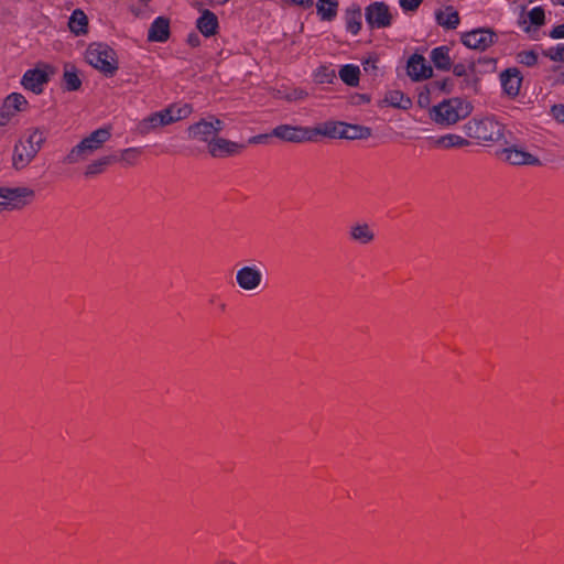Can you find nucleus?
I'll list each match as a JSON object with an SVG mask.
<instances>
[{
  "label": "nucleus",
  "mask_w": 564,
  "mask_h": 564,
  "mask_svg": "<svg viewBox=\"0 0 564 564\" xmlns=\"http://www.w3.org/2000/svg\"><path fill=\"white\" fill-rule=\"evenodd\" d=\"M46 140L45 132L39 128L28 132L25 139L20 140L13 150L12 165L15 170L25 169L36 156Z\"/></svg>",
  "instance_id": "7ed1b4c3"
},
{
  "label": "nucleus",
  "mask_w": 564,
  "mask_h": 564,
  "mask_svg": "<svg viewBox=\"0 0 564 564\" xmlns=\"http://www.w3.org/2000/svg\"><path fill=\"white\" fill-rule=\"evenodd\" d=\"M518 57H519L520 63L524 64L527 66H532L538 61V56L533 51L521 52L518 55Z\"/></svg>",
  "instance_id": "ea45409f"
},
{
  "label": "nucleus",
  "mask_w": 564,
  "mask_h": 564,
  "mask_svg": "<svg viewBox=\"0 0 564 564\" xmlns=\"http://www.w3.org/2000/svg\"><path fill=\"white\" fill-rule=\"evenodd\" d=\"M223 129L224 122L212 116L191 124L187 134L191 140L206 142L209 145Z\"/></svg>",
  "instance_id": "0eeeda50"
},
{
  "label": "nucleus",
  "mask_w": 564,
  "mask_h": 564,
  "mask_svg": "<svg viewBox=\"0 0 564 564\" xmlns=\"http://www.w3.org/2000/svg\"><path fill=\"white\" fill-rule=\"evenodd\" d=\"M35 192L28 186L0 187V212L21 209L33 202Z\"/></svg>",
  "instance_id": "423d86ee"
},
{
  "label": "nucleus",
  "mask_w": 564,
  "mask_h": 564,
  "mask_svg": "<svg viewBox=\"0 0 564 564\" xmlns=\"http://www.w3.org/2000/svg\"><path fill=\"white\" fill-rule=\"evenodd\" d=\"M113 162V156L104 155L89 162L86 167L84 175L86 177L97 176L106 171V169Z\"/></svg>",
  "instance_id": "4be33fe9"
},
{
  "label": "nucleus",
  "mask_w": 564,
  "mask_h": 564,
  "mask_svg": "<svg viewBox=\"0 0 564 564\" xmlns=\"http://www.w3.org/2000/svg\"><path fill=\"white\" fill-rule=\"evenodd\" d=\"M140 154H141V151L139 149L129 148V149L121 151L120 161L128 165H133L137 162Z\"/></svg>",
  "instance_id": "c9c22d12"
},
{
  "label": "nucleus",
  "mask_w": 564,
  "mask_h": 564,
  "mask_svg": "<svg viewBox=\"0 0 564 564\" xmlns=\"http://www.w3.org/2000/svg\"><path fill=\"white\" fill-rule=\"evenodd\" d=\"M271 134L285 142L302 143L313 141V131H311L310 127L280 124L272 130Z\"/></svg>",
  "instance_id": "6e6552de"
},
{
  "label": "nucleus",
  "mask_w": 564,
  "mask_h": 564,
  "mask_svg": "<svg viewBox=\"0 0 564 564\" xmlns=\"http://www.w3.org/2000/svg\"><path fill=\"white\" fill-rule=\"evenodd\" d=\"M384 101L392 107H398L402 109H406L411 104L410 98L405 97L399 90L389 91L386 95Z\"/></svg>",
  "instance_id": "2f4dec72"
},
{
  "label": "nucleus",
  "mask_w": 564,
  "mask_h": 564,
  "mask_svg": "<svg viewBox=\"0 0 564 564\" xmlns=\"http://www.w3.org/2000/svg\"><path fill=\"white\" fill-rule=\"evenodd\" d=\"M86 61L106 77H112L119 69L117 54L107 44H90L86 50Z\"/></svg>",
  "instance_id": "20e7f679"
},
{
  "label": "nucleus",
  "mask_w": 564,
  "mask_h": 564,
  "mask_svg": "<svg viewBox=\"0 0 564 564\" xmlns=\"http://www.w3.org/2000/svg\"><path fill=\"white\" fill-rule=\"evenodd\" d=\"M170 35V22L163 17H159L151 24L148 33L149 41L165 42Z\"/></svg>",
  "instance_id": "a211bd4d"
},
{
  "label": "nucleus",
  "mask_w": 564,
  "mask_h": 564,
  "mask_svg": "<svg viewBox=\"0 0 564 564\" xmlns=\"http://www.w3.org/2000/svg\"><path fill=\"white\" fill-rule=\"evenodd\" d=\"M228 1L229 0H200V3L205 4V6L215 7V6H223V4L227 3Z\"/></svg>",
  "instance_id": "de8ad7c7"
},
{
  "label": "nucleus",
  "mask_w": 564,
  "mask_h": 564,
  "mask_svg": "<svg viewBox=\"0 0 564 564\" xmlns=\"http://www.w3.org/2000/svg\"><path fill=\"white\" fill-rule=\"evenodd\" d=\"M371 137V129L358 124H349L344 122V129L341 131V139L357 140L368 139Z\"/></svg>",
  "instance_id": "5701e85b"
},
{
  "label": "nucleus",
  "mask_w": 564,
  "mask_h": 564,
  "mask_svg": "<svg viewBox=\"0 0 564 564\" xmlns=\"http://www.w3.org/2000/svg\"><path fill=\"white\" fill-rule=\"evenodd\" d=\"M468 137L479 141H498L502 138L503 127L491 118L473 119L465 124Z\"/></svg>",
  "instance_id": "39448f33"
},
{
  "label": "nucleus",
  "mask_w": 564,
  "mask_h": 564,
  "mask_svg": "<svg viewBox=\"0 0 564 564\" xmlns=\"http://www.w3.org/2000/svg\"><path fill=\"white\" fill-rule=\"evenodd\" d=\"M317 13L322 20L332 21L338 9L337 0H318L316 3Z\"/></svg>",
  "instance_id": "a878e982"
},
{
  "label": "nucleus",
  "mask_w": 564,
  "mask_h": 564,
  "mask_svg": "<svg viewBox=\"0 0 564 564\" xmlns=\"http://www.w3.org/2000/svg\"><path fill=\"white\" fill-rule=\"evenodd\" d=\"M437 23L448 30H454L459 24L458 12L453 7H446L435 13Z\"/></svg>",
  "instance_id": "412c9836"
},
{
  "label": "nucleus",
  "mask_w": 564,
  "mask_h": 564,
  "mask_svg": "<svg viewBox=\"0 0 564 564\" xmlns=\"http://www.w3.org/2000/svg\"><path fill=\"white\" fill-rule=\"evenodd\" d=\"M500 160L512 165H539L540 160L533 154L517 147L505 148L498 152Z\"/></svg>",
  "instance_id": "f8f14e48"
},
{
  "label": "nucleus",
  "mask_w": 564,
  "mask_h": 564,
  "mask_svg": "<svg viewBox=\"0 0 564 564\" xmlns=\"http://www.w3.org/2000/svg\"><path fill=\"white\" fill-rule=\"evenodd\" d=\"M433 144L438 149L451 150L466 148L470 144V142L462 135L447 133L434 139Z\"/></svg>",
  "instance_id": "f3484780"
},
{
  "label": "nucleus",
  "mask_w": 564,
  "mask_h": 564,
  "mask_svg": "<svg viewBox=\"0 0 564 564\" xmlns=\"http://www.w3.org/2000/svg\"><path fill=\"white\" fill-rule=\"evenodd\" d=\"M350 238L359 243L367 245L371 242L375 235L367 224H357L350 228Z\"/></svg>",
  "instance_id": "393cba45"
},
{
  "label": "nucleus",
  "mask_w": 564,
  "mask_h": 564,
  "mask_svg": "<svg viewBox=\"0 0 564 564\" xmlns=\"http://www.w3.org/2000/svg\"><path fill=\"white\" fill-rule=\"evenodd\" d=\"M346 29L356 35L361 29V11L359 9L346 12Z\"/></svg>",
  "instance_id": "7c9ffc66"
},
{
  "label": "nucleus",
  "mask_w": 564,
  "mask_h": 564,
  "mask_svg": "<svg viewBox=\"0 0 564 564\" xmlns=\"http://www.w3.org/2000/svg\"><path fill=\"white\" fill-rule=\"evenodd\" d=\"M366 20L371 28H388L392 21L389 7L383 2H375L366 9Z\"/></svg>",
  "instance_id": "1a4fd4ad"
},
{
  "label": "nucleus",
  "mask_w": 564,
  "mask_h": 564,
  "mask_svg": "<svg viewBox=\"0 0 564 564\" xmlns=\"http://www.w3.org/2000/svg\"><path fill=\"white\" fill-rule=\"evenodd\" d=\"M237 284L245 291H253L262 282V273L257 267H242L236 273Z\"/></svg>",
  "instance_id": "ddd939ff"
},
{
  "label": "nucleus",
  "mask_w": 564,
  "mask_h": 564,
  "mask_svg": "<svg viewBox=\"0 0 564 564\" xmlns=\"http://www.w3.org/2000/svg\"><path fill=\"white\" fill-rule=\"evenodd\" d=\"M48 80V75L45 70L40 68L29 69L22 77L21 84L25 89L35 94H40L43 85Z\"/></svg>",
  "instance_id": "2eb2a0df"
},
{
  "label": "nucleus",
  "mask_w": 564,
  "mask_h": 564,
  "mask_svg": "<svg viewBox=\"0 0 564 564\" xmlns=\"http://www.w3.org/2000/svg\"><path fill=\"white\" fill-rule=\"evenodd\" d=\"M558 4H561L562 7H564V0H556Z\"/></svg>",
  "instance_id": "603ef678"
},
{
  "label": "nucleus",
  "mask_w": 564,
  "mask_h": 564,
  "mask_svg": "<svg viewBox=\"0 0 564 564\" xmlns=\"http://www.w3.org/2000/svg\"><path fill=\"white\" fill-rule=\"evenodd\" d=\"M3 106L15 116L18 112L26 109L28 101L21 94L13 93L4 99Z\"/></svg>",
  "instance_id": "c85d7f7f"
},
{
  "label": "nucleus",
  "mask_w": 564,
  "mask_h": 564,
  "mask_svg": "<svg viewBox=\"0 0 564 564\" xmlns=\"http://www.w3.org/2000/svg\"><path fill=\"white\" fill-rule=\"evenodd\" d=\"M471 105L460 98L443 100L430 110L431 119L441 126H453L465 119L471 112Z\"/></svg>",
  "instance_id": "f03ea898"
},
{
  "label": "nucleus",
  "mask_w": 564,
  "mask_h": 564,
  "mask_svg": "<svg viewBox=\"0 0 564 564\" xmlns=\"http://www.w3.org/2000/svg\"><path fill=\"white\" fill-rule=\"evenodd\" d=\"M111 138V128L101 127L88 133L75 144L63 159V163L74 165L89 161Z\"/></svg>",
  "instance_id": "f257e3e1"
},
{
  "label": "nucleus",
  "mask_w": 564,
  "mask_h": 564,
  "mask_svg": "<svg viewBox=\"0 0 564 564\" xmlns=\"http://www.w3.org/2000/svg\"><path fill=\"white\" fill-rule=\"evenodd\" d=\"M496 39V34L488 29H478L465 33L462 36V42L469 48L485 51L489 47Z\"/></svg>",
  "instance_id": "9d476101"
},
{
  "label": "nucleus",
  "mask_w": 564,
  "mask_h": 564,
  "mask_svg": "<svg viewBox=\"0 0 564 564\" xmlns=\"http://www.w3.org/2000/svg\"><path fill=\"white\" fill-rule=\"evenodd\" d=\"M528 19H529L530 23L535 25V26L543 25L544 24V20H545L544 10L541 7L533 8L528 13Z\"/></svg>",
  "instance_id": "4c0bfd02"
},
{
  "label": "nucleus",
  "mask_w": 564,
  "mask_h": 564,
  "mask_svg": "<svg viewBox=\"0 0 564 564\" xmlns=\"http://www.w3.org/2000/svg\"><path fill=\"white\" fill-rule=\"evenodd\" d=\"M13 116L14 115L11 111H9L8 109H6L4 106H2V109L0 111V127L7 126Z\"/></svg>",
  "instance_id": "c03bdc74"
},
{
  "label": "nucleus",
  "mask_w": 564,
  "mask_h": 564,
  "mask_svg": "<svg viewBox=\"0 0 564 564\" xmlns=\"http://www.w3.org/2000/svg\"><path fill=\"white\" fill-rule=\"evenodd\" d=\"M314 78L318 84H330L336 78V73L334 68L323 65L316 69Z\"/></svg>",
  "instance_id": "72a5a7b5"
},
{
  "label": "nucleus",
  "mask_w": 564,
  "mask_h": 564,
  "mask_svg": "<svg viewBox=\"0 0 564 564\" xmlns=\"http://www.w3.org/2000/svg\"><path fill=\"white\" fill-rule=\"evenodd\" d=\"M162 127V121L158 115V112H153L149 115L148 117L143 118L138 124H137V132L141 135L150 134L151 132L158 130Z\"/></svg>",
  "instance_id": "b1692460"
},
{
  "label": "nucleus",
  "mask_w": 564,
  "mask_h": 564,
  "mask_svg": "<svg viewBox=\"0 0 564 564\" xmlns=\"http://www.w3.org/2000/svg\"><path fill=\"white\" fill-rule=\"evenodd\" d=\"M188 41L192 45H196L198 43V39L196 36L194 39L189 36Z\"/></svg>",
  "instance_id": "3c124183"
},
{
  "label": "nucleus",
  "mask_w": 564,
  "mask_h": 564,
  "mask_svg": "<svg viewBox=\"0 0 564 564\" xmlns=\"http://www.w3.org/2000/svg\"><path fill=\"white\" fill-rule=\"evenodd\" d=\"M557 82H558L560 84H564V69L560 73L558 78H557Z\"/></svg>",
  "instance_id": "8fccbe9b"
},
{
  "label": "nucleus",
  "mask_w": 564,
  "mask_h": 564,
  "mask_svg": "<svg viewBox=\"0 0 564 564\" xmlns=\"http://www.w3.org/2000/svg\"><path fill=\"white\" fill-rule=\"evenodd\" d=\"M551 113L556 121L564 123V104L554 105L551 108Z\"/></svg>",
  "instance_id": "a19ab883"
},
{
  "label": "nucleus",
  "mask_w": 564,
  "mask_h": 564,
  "mask_svg": "<svg viewBox=\"0 0 564 564\" xmlns=\"http://www.w3.org/2000/svg\"><path fill=\"white\" fill-rule=\"evenodd\" d=\"M340 79L348 86L356 87L359 84L360 69L352 64L344 65L338 73Z\"/></svg>",
  "instance_id": "cd10ccee"
},
{
  "label": "nucleus",
  "mask_w": 564,
  "mask_h": 564,
  "mask_svg": "<svg viewBox=\"0 0 564 564\" xmlns=\"http://www.w3.org/2000/svg\"><path fill=\"white\" fill-rule=\"evenodd\" d=\"M245 144L230 141L218 135L208 145V153L213 158H226L240 154L245 150Z\"/></svg>",
  "instance_id": "9b49d317"
},
{
  "label": "nucleus",
  "mask_w": 564,
  "mask_h": 564,
  "mask_svg": "<svg viewBox=\"0 0 564 564\" xmlns=\"http://www.w3.org/2000/svg\"><path fill=\"white\" fill-rule=\"evenodd\" d=\"M197 29L205 36L214 35L218 29V19L216 14L207 9L203 10L197 20Z\"/></svg>",
  "instance_id": "6ab92c4d"
},
{
  "label": "nucleus",
  "mask_w": 564,
  "mask_h": 564,
  "mask_svg": "<svg viewBox=\"0 0 564 564\" xmlns=\"http://www.w3.org/2000/svg\"><path fill=\"white\" fill-rule=\"evenodd\" d=\"M64 83L67 90H77L82 86V80L78 77L76 69L70 66H66L64 70Z\"/></svg>",
  "instance_id": "473e14b6"
},
{
  "label": "nucleus",
  "mask_w": 564,
  "mask_h": 564,
  "mask_svg": "<svg viewBox=\"0 0 564 564\" xmlns=\"http://www.w3.org/2000/svg\"><path fill=\"white\" fill-rule=\"evenodd\" d=\"M553 39H564V24L556 25L550 33Z\"/></svg>",
  "instance_id": "49530a36"
},
{
  "label": "nucleus",
  "mask_w": 564,
  "mask_h": 564,
  "mask_svg": "<svg viewBox=\"0 0 564 564\" xmlns=\"http://www.w3.org/2000/svg\"><path fill=\"white\" fill-rule=\"evenodd\" d=\"M423 0H400V6L404 11H415Z\"/></svg>",
  "instance_id": "79ce46f5"
},
{
  "label": "nucleus",
  "mask_w": 564,
  "mask_h": 564,
  "mask_svg": "<svg viewBox=\"0 0 564 564\" xmlns=\"http://www.w3.org/2000/svg\"><path fill=\"white\" fill-rule=\"evenodd\" d=\"M543 54L553 62H564V44L550 47Z\"/></svg>",
  "instance_id": "e433bc0d"
},
{
  "label": "nucleus",
  "mask_w": 564,
  "mask_h": 564,
  "mask_svg": "<svg viewBox=\"0 0 564 564\" xmlns=\"http://www.w3.org/2000/svg\"><path fill=\"white\" fill-rule=\"evenodd\" d=\"M453 72L456 76H463L465 74V67L464 65H455Z\"/></svg>",
  "instance_id": "09e8293b"
},
{
  "label": "nucleus",
  "mask_w": 564,
  "mask_h": 564,
  "mask_svg": "<svg viewBox=\"0 0 564 564\" xmlns=\"http://www.w3.org/2000/svg\"><path fill=\"white\" fill-rule=\"evenodd\" d=\"M408 75L413 80H423L432 76L433 69L427 64L426 59L419 54H414L408 61Z\"/></svg>",
  "instance_id": "4468645a"
},
{
  "label": "nucleus",
  "mask_w": 564,
  "mask_h": 564,
  "mask_svg": "<svg viewBox=\"0 0 564 564\" xmlns=\"http://www.w3.org/2000/svg\"><path fill=\"white\" fill-rule=\"evenodd\" d=\"M167 109H169L170 113L172 115L173 120L175 122L186 118L192 112V108L189 105H183V106L172 105V106L167 107Z\"/></svg>",
  "instance_id": "f704fd0d"
},
{
  "label": "nucleus",
  "mask_w": 564,
  "mask_h": 564,
  "mask_svg": "<svg viewBox=\"0 0 564 564\" xmlns=\"http://www.w3.org/2000/svg\"><path fill=\"white\" fill-rule=\"evenodd\" d=\"M88 19L82 10H75L69 19L68 25L75 34H84L87 31Z\"/></svg>",
  "instance_id": "c756f323"
},
{
  "label": "nucleus",
  "mask_w": 564,
  "mask_h": 564,
  "mask_svg": "<svg viewBox=\"0 0 564 564\" xmlns=\"http://www.w3.org/2000/svg\"><path fill=\"white\" fill-rule=\"evenodd\" d=\"M272 134H268V133H264V134H258V135H254V137H251L249 140H248V143L249 144H259V143H264L268 141V139L271 137Z\"/></svg>",
  "instance_id": "a18cd8bd"
},
{
  "label": "nucleus",
  "mask_w": 564,
  "mask_h": 564,
  "mask_svg": "<svg viewBox=\"0 0 564 564\" xmlns=\"http://www.w3.org/2000/svg\"><path fill=\"white\" fill-rule=\"evenodd\" d=\"M158 115L162 121V127L169 126L171 123H174L172 115L170 113L169 109L165 108L161 111H158Z\"/></svg>",
  "instance_id": "37998d69"
},
{
  "label": "nucleus",
  "mask_w": 564,
  "mask_h": 564,
  "mask_svg": "<svg viewBox=\"0 0 564 564\" xmlns=\"http://www.w3.org/2000/svg\"><path fill=\"white\" fill-rule=\"evenodd\" d=\"M500 77L503 91L509 97L518 96L522 83L520 72L516 68H510L503 72Z\"/></svg>",
  "instance_id": "dca6fc26"
},
{
  "label": "nucleus",
  "mask_w": 564,
  "mask_h": 564,
  "mask_svg": "<svg viewBox=\"0 0 564 564\" xmlns=\"http://www.w3.org/2000/svg\"><path fill=\"white\" fill-rule=\"evenodd\" d=\"M344 129V122L327 121L321 123L317 127L311 128L313 131V141L317 135H324L329 138H341V131Z\"/></svg>",
  "instance_id": "aec40b11"
},
{
  "label": "nucleus",
  "mask_w": 564,
  "mask_h": 564,
  "mask_svg": "<svg viewBox=\"0 0 564 564\" xmlns=\"http://www.w3.org/2000/svg\"><path fill=\"white\" fill-rule=\"evenodd\" d=\"M378 61H379V58L376 54H370L368 57H366L362 61L364 70L369 74H376V72L378 69V66H377Z\"/></svg>",
  "instance_id": "58836bf2"
},
{
  "label": "nucleus",
  "mask_w": 564,
  "mask_h": 564,
  "mask_svg": "<svg viewBox=\"0 0 564 564\" xmlns=\"http://www.w3.org/2000/svg\"><path fill=\"white\" fill-rule=\"evenodd\" d=\"M431 59L438 69L447 70L451 67L449 50L446 46L432 50Z\"/></svg>",
  "instance_id": "bb28decb"
},
{
  "label": "nucleus",
  "mask_w": 564,
  "mask_h": 564,
  "mask_svg": "<svg viewBox=\"0 0 564 564\" xmlns=\"http://www.w3.org/2000/svg\"><path fill=\"white\" fill-rule=\"evenodd\" d=\"M523 30H524L525 32H530V31H531V28H530V26H524V28H523Z\"/></svg>",
  "instance_id": "864d4df0"
}]
</instances>
